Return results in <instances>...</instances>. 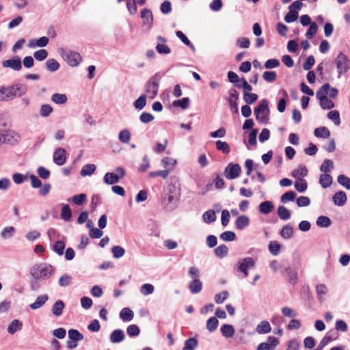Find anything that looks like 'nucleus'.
Returning <instances> with one entry per match:
<instances>
[{"instance_id":"nucleus-53","label":"nucleus","mask_w":350,"mask_h":350,"mask_svg":"<svg viewBox=\"0 0 350 350\" xmlns=\"http://www.w3.org/2000/svg\"><path fill=\"white\" fill-rule=\"evenodd\" d=\"M69 339L75 341H79L83 339V336L78 330L71 329L68 332Z\"/></svg>"},{"instance_id":"nucleus-52","label":"nucleus","mask_w":350,"mask_h":350,"mask_svg":"<svg viewBox=\"0 0 350 350\" xmlns=\"http://www.w3.org/2000/svg\"><path fill=\"white\" fill-rule=\"evenodd\" d=\"M65 246L66 243L64 241H57L53 245V250L59 256H62L64 254Z\"/></svg>"},{"instance_id":"nucleus-39","label":"nucleus","mask_w":350,"mask_h":350,"mask_svg":"<svg viewBox=\"0 0 350 350\" xmlns=\"http://www.w3.org/2000/svg\"><path fill=\"white\" fill-rule=\"evenodd\" d=\"M317 225L321 228H327L331 226V219L324 215L319 216L316 221Z\"/></svg>"},{"instance_id":"nucleus-5","label":"nucleus","mask_w":350,"mask_h":350,"mask_svg":"<svg viewBox=\"0 0 350 350\" xmlns=\"http://www.w3.org/2000/svg\"><path fill=\"white\" fill-rule=\"evenodd\" d=\"M336 66L338 77L346 73L349 68V59L343 53H340L334 59Z\"/></svg>"},{"instance_id":"nucleus-36","label":"nucleus","mask_w":350,"mask_h":350,"mask_svg":"<svg viewBox=\"0 0 350 350\" xmlns=\"http://www.w3.org/2000/svg\"><path fill=\"white\" fill-rule=\"evenodd\" d=\"M218 324L217 319L215 317H212L207 320L206 327L210 332H213L217 329Z\"/></svg>"},{"instance_id":"nucleus-31","label":"nucleus","mask_w":350,"mask_h":350,"mask_svg":"<svg viewBox=\"0 0 350 350\" xmlns=\"http://www.w3.org/2000/svg\"><path fill=\"white\" fill-rule=\"evenodd\" d=\"M131 138V133L127 129H124L120 131L118 134V139L123 144H128Z\"/></svg>"},{"instance_id":"nucleus-63","label":"nucleus","mask_w":350,"mask_h":350,"mask_svg":"<svg viewBox=\"0 0 350 350\" xmlns=\"http://www.w3.org/2000/svg\"><path fill=\"white\" fill-rule=\"evenodd\" d=\"M235 86L239 88H243L245 91V92H250L252 90V86L244 77L241 78L239 82L235 84Z\"/></svg>"},{"instance_id":"nucleus-35","label":"nucleus","mask_w":350,"mask_h":350,"mask_svg":"<svg viewBox=\"0 0 350 350\" xmlns=\"http://www.w3.org/2000/svg\"><path fill=\"white\" fill-rule=\"evenodd\" d=\"M96 170L94 164H86L81 170L80 174L82 176H91Z\"/></svg>"},{"instance_id":"nucleus-22","label":"nucleus","mask_w":350,"mask_h":350,"mask_svg":"<svg viewBox=\"0 0 350 350\" xmlns=\"http://www.w3.org/2000/svg\"><path fill=\"white\" fill-rule=\"evenodd\" d=\"M149 235L153 237H159L160 230L159 228V224L154 220H150L148 224Z\"/></svg>"},{"instance_id":"nucleus-61","label":"nucleus","mask_w":350,"mask_h":350,"mask_svg":"<svg viewBox=\"0 0 350 350\" xmlns=\"http://www.w3.org/2000/svg\"><path fill=\"white\" fill-rule=\"evenodd\" d=\"M298 18V12L297 10H289L286 14L284 20L286 23H290L295 21Z\"/></svg>"},{"instance_id":"nucleus-57","label":"nucleus","mask_w":350,"mask_h":350,"mask_svg":"<svg viewBox=\"0 0 350 350\" xmlns=\"http://www.w3.org/2000/svg\"><path fill=\"white\" fill-rule=\"evenodd\" d=\"M53 107L49 104L42 105L40 109V114L42 117L46 118L53 112Z\"/></svg>"},{"instance_id":"nucleus-16","label":"nucleus","mask_w":350,"mask_h":350,"mask_svg":"<svg viewBox=\"0 0 350 350\" xmlns=\"http://www.w3.org/2000/svg\"><path fill=\"white\" fill-rule=\"evenodd\" d=\"M347 195L345 191H340L336 192L332 197V201L334 204L342 206L347 202Z\"/></svg>"},{"instance_id":"nucleus-1","label":"nucleus","mask_w":350,"mask_h":350,"mask_svg":"<svg viewBox=\"0 0 350 350\" xmlns=\"http://www.w3.org/2000/svg\"><path fill=\"white\" fill-rule=\"evenodd\" d=\"M29 272L33 280H47L54 274L55 269L50 264L40 263L31 267Z\"/></svg>"},{"instance_id":"nucleus-28","label":"nucleus","mask_w":350,"mask_h":350,"mask_svg":"<svg viewBox=\"0 0 350 350\" xmlns=\"http://www.w3.org/2000/svg\"><path fill=\"white\" fill-rule=\"evenodd\" d=\"M23 324L18 319L13 320L11 323L8 325V332L10 334H15L17 331L22 329Z\"/></svg>"},{"instance_id":"nucleus-21","label":"nucleus","mask_w":350,"mask_h":350,"mask_svg":"<svg viewBox=\"0 0 350 350\" xmlns=\"http://www.w3.org/2000/svg\"><path fill=\"white\" fill-rule=\"evenodd\" d=\"M120 179V178L113 172H107L103 178L104 183L110 185L118 183Z\"/></svg>"},{"instance_id":"nucleus-40","label":"nucleus","mask_w":350,"mask_h":350,"mask_svg":"<svg viewBox=\"0 0 350 350\" xmlns=\"http://www.w3.org/2000/svg\"><path fill=\"white\" fill-rule=\"evenodd\" d=\"M297 193L294 191H288L282 195L280 200L282 203H286L288 202H293L295 200Z\"/></svg>"},{"instance_id":"nucleus-64","label":"nucleus","mask_w":350,"mask_h":350,"mask_svg":"<svg viewBox=\"0 0 350 350\" xmlns=\"http://www.w3.org/2000/svg\"><path fill=\"white\" fill-rule=\"evenodd\" d=\"M126 332L130 337H133L139 334L140 329L137 325L133 324L128 326Z\"/></svg>"},{"instance_id":"nucleus-3","label":"nucleus","mask_w":350,"mask_h":350,"mask_svg":"<svg viewBox=\"0 0 350 350\" xmlns=\"http://www.w3.org/2000/svg\"><path fill=\"white\" fill-rule=\"evenodd\" d=\"M254 113L256 119L261 124H267L269 120V109L268 101L266 99L260 100L258 105L254 109Z\"/></svg>"},{"instance_id":"nucleus-26","label":"nucleus","mask_w":350,"mask_h":350,"mask_svg":"<svg viewBox=\"0 0 350 350\" xmlns=\"http://www.w3.org/2000/svg\"><path fill=\"white\" fill-rule=\"evenodd\" d=\"M220 330L222 335L227 338L232 337L235 332L234 327L230 324H224Z\"/></svg>"},{"instance_id":"nucleus-6","label":"nucleus","mask_w":350,"mask_h":350,"mask_svg":"<svg viewBox=\"0 0 350 350\" xmlns=\"http://www.w3.org/2000/svg\"><path fill=\"white\" fill-rule=\"evenodd\" d=\"M62 56L66 63L72 67L77 66L82 60V57L79 53L70 50L65 51Z\"/></svg>"},{"instance_id":"nucleus-4","label":"nucleus","mask_w":350,"mask_h":350,"mask_svg":"<svg viewBox=\"0 0 350 350\" xmlns=\"http://www.w3.org/2000/svg\"><path fill=\"white\" fill-rule=\"evenodd\" d=\"M329 83L323 85L316 93L317 98L319 100V105L323 109H331L334 107V103L327 96L326 89Z\"/></svg>"},{"instance_id":"nucleus-9","label":"nucleus","mask_w":350,"mask_h":350,"mask_svg":"<svg viewBox=\"0 0 350 350\" xmlns=\"http://www.w3.org/2000/svg\"><path fill=\"white\" fill-rule=\"evenodd\" d=\"M17 95L14 86L7 88L0 87V100L7 101L14 98Z\"/></svg>"},{"instance_id":"nucleus-47","label":"nucleus","mask_w":350,"mask_h":350,"mask_svg":"<svg viewBox=\"0 0 350 350\" xmlns=\"http://www.w3.org/2000/svg\"><path fill=\"white\" fill-rule=\"evenodd\" d=\"M269 251L273 256H278L280 252L281 245L278 241H271L269 244Z\"/></svg>"},{"instance_id":"nucleus-8","label":"nucleus","mask_w":350,"mask_h":350,"mask_svg":"<svg viewBox=\"0 0 350 350\" xmlns=\"http://www.w3.org/2000/svg\"><path fill=\"white\" fill-rule=\"evenodd\" d=\"M256 264L255 260L252 257H246L241 259L237 264V270L244 274L245 277L248 276V269L252 268Z\"/></svg>"},{"instance_id":"nucleus-23","label":"nucleus","mask_w":350,"mask_h":350,"mask_svg":"<svg viewBox=\"0 0 350 350\" xmlns=\"http://www.w3.org/2000/svg\"><path fill=\"white\" fill-rule=\"evenodd\" d=\"M273 208V204L271 201H264L259 205V211L265 215L269 214Z\"/></svg>"},{"instance_id":"nucleus-58","label":"nucleus","mask_w":350,"mask_h":350,"mask_svg":"<svg viewBox=\"0 0 350 350\" xmlns=\"http://www.w3.org/2000/svg\"><path fill=\"white\" fill-rule=\"evenodd\" d=\"M154 287L151 284H144L140 287V293L145 296L153 293Z\"/></svg>"},{"instance_id":"nucleus-41","label":"nucleus","mask_w":350,"mask_h":350,"mask_svg":"<svg viewBox=\"0 0 350 350\" xmlns=\"http://www.w3.org/2000/svg\"><path fill=\"white\" fill-rule=\"evenodd\" d=\"M48 71L53 72L59 70L60 65L55 59H49L46 62Z\"/></svg>"},{"instance_id":"nucleus-50","label":"nucleus","mask_w":350,"mask_h":350,"mask_svg":"<svg viewBox=\"0 0 350 350\" xmlns=\"http://www.w3.org/2000/svg\"><path fill=\"white\" fill-rule=\"evenodd\" d=\"M316 291L318 299L321 301L327 293V286L324 284H319L316 286Z\"/></svg>"},{"instance_id":"nucleus-14","label":"nucleus","mask_w":350,"mask_h":350,"mask_svg":"<svg viewBox=\"0 0 350 350\" xmlns=\"http://www.w3.org/2000/svg\"><path fill=\"white\" fill-rule=\"evenodd\" d=\"M49 42V38L46 36H42L38 39H31L29 41L28 46L31 49H35L37 47H44Z\"/></svg>"},{"instance_id":"nucleus-19","label":"nucleus","mask_w":350,"mask_h":350,"mask_svg":"<svg viewBox=\"0 0 350 350\" xmlns=\"http://www.w3.org/2000/svg\"><path fill=\"white\" fill-rule=\"evenodd\" d=\"M332 176L329 174L323 173L319 176V183L324 189L328 188L332 185Z\"/></svg>"},{"instance_id":"nucleus-2","label":"nucleus","mask_w":350,"mask_h":350,"mask_svg":"<svg viewBox=\"0 0 350 350\" xmlns=\"http://www.w3.org/2000/svg\"><path fill=\"white\" fill-rule=\"evenodd\" d=\"M161 78V74L157 72L146 83L144 94L149 99H154L157 95Z\"/></svg>"},{"instance_id":"nucleus-10","label":"nucleus","mask_w":350,"mask_h":350,"mask_svg":"<svg viewBox=\"0 0 350 350\" xmlns=\"http://www.w3.org/2000/svg\"><path fill=\"white\" fill-rule=\"evenodd\" d=\"M3 68H10L15 71H19L22 68L21 58L18 56H14L12 58L3 61Z\"/></svg>"},{"instance_id":"nucleus-44","label":"nucleus","mask_w":350,"mask_h":350,"mask_svg":"<svg viewBox=\"0 0 350 350\" xmlns=\"http://www.w3.org/2000/svg\"><path fill=\"white\" fill-rule=\"evenodd\" d=\"M16 136L15 133L12 131H4V137L3 139V144H12L14 142H16L17 139H14Z\"/></svg>"},{"instance_id":"nucleus-13","label":"nucleus","mask_w":350,"mask_h":350,"mask_svg":"<svg viewBox=\"0 0 350 350\" xmlns=\"http://www.w3.org/2000/svg\"><path fill=\"white\" fill-rule=\"evenodd\" d=\"M66 152L64 148H57L53 154V161L57 165H63L66 161Z\"/></svg>"},{"instance_id":"nucleus-32","label":"nucleus","mask_w":350,"mask_h":350,"mask_svg":"<svg viewBox=\"0 0 350 350\" xmlns=\"http://www.w3.org/2000/svg\"><path fill=\"white\" fill-rule=\"evenodd\" d=\"M51 100L58 105H62L67 102V96L64 94L55 93L51 96Z\"/></svg>"},{"instance_id":"nucleus-51","label":"nucleus","mask_w":350,"mask_h":350,"mask_svg":"<svg viewBox=\"0 0 350 350\" xmlns=\"http://www.w3.org/2000/svg\"><path fill=\"white\" fill-rule=\"evenodd\" d=\"M308 174V170L304 166H299L298 168L293 170L292 176L296 178H301L300 177L306 176Z\"/></svg>"},{"instance_id":"nucleus-24","label":"nucleus","mask_w":350,"mask_h":350,"mask_svg":"<svg viewBox=\"0 0 350 350\" xmlns=\"http://www.w3.org/2000/svg\"><path fill=\"white\" fill-rule=\"evenodd\" d=\"M189 288L193 294L199 293L202 291V283L198 278H195L190 282Z\"/></svg>"},{"instance_id":"nucleus-59","label":"nucleus","mask_w":350,"mask_h":350,"mask_svg":"<svg viewBox=\"0 0 350 350\" xmlns=\"http://www.w3.org/2000/svg\"><path fill=\"white\" fill-rule=\"evenodd\" d=\"M111 252L113 258H120L124 255L125 250L122 247L116 245L111 248Z\"/></svg>"},{"instance_id":"nucleus-48","label":"nucleus","mask_w":350,"mask_h":350,"mask_svg":"<svg viewBox=\"0 0 350 350\" xmlns=\"http://www.w3.org/2000/svg\"><path fill=\"white\" fill-rule=\"evenodd\" d=\"M334 168V163L331 159H325L320 167L321 172L327 174Z\"/></svg>"},{"instance_id":"nucleus-11","label":"nucleus","mask_w":350,"mask_h":350,"mask_svg":"<svg viewBox=\"0 0 350 350\" xmlns=\"http://www.w3.org/2000/svg\"><path fill=\"white\" fill-rule=\"evenodd\" d=\"M239 99V94L235 89H230L229 90V98H228V101L229 103L230 108L231 111L234 113H238V105L237 100Z\"/></svg>"},{"instance_id":"nucleus-18","label":"nucleus","mask_w":350,"mask_h":350,"mask_svg":"<svg viewBox=\"0 0 350 350\" xmlns=\"http://www.w3.org/2000/svg\"><path fill=\"white\" fill-rule=\"evenodd\" d=\"M48 299L47 295L38 296L36 301L29 305V308L32 310H37L44 306Z\"/></svg>"},{"instance_id":"nucleus-29","label":"nucleus","mask_w":350,"mask_h":350,"mask_svg":"<svg viewBox=\"0 0 350 350\" xmlns=\"http://www.w3.org/2000/svg\"><path fill=\"white\" fill-rule=\"evenodd\" d=\"M65 307L64 302L62 300H57L55 302L52 307V312L56 317H59L63 312Z\"/></svg>"},{"instance_id":"nucleus-55","label":"nucleus","mask_w":350,"mask_h":350,"mask_svg":"<svg viewBox=\"0 0 350 350\" xmlns=\"http://www.w3.org/2000/svg\"><path fill=\"white\" fill-rule=\"evenodd\" d=\"M295 188L300 193H304L307 189V183L303 178H298L295 183Z\"/></svg>"},{"instance_id":"nucleus-17","label":"nucleus","mask_w":350,"mask_h":350,"mask_svg":"<svg viewBox=\"0 0 350 350\" xmlns=\"http://www.w3.org/2000/svg\"><path fill=\"white\" fill-rule=\"evenodd\" d=\"M250 218L245 215H240L235 221V226L238 230H243L250 225Z\"/></svg>"},{"instance_id":"nucleus-45","label":"nucleus","mask_w":350,"mask_h":350,"mask_svg":"<svg viewBox=\"0 0 350 350\" xmlns=\"http://www.w3.org/2000/svg\"><path fill=\"white\" fill-rule=\"evenodd\" d=\"M176 35L186 46H189L193 51L196 50L193 44L181 31H177L176 32Z\"/></svg>"},{"instance_id":"nucleus-42","label":"nucleus","mask_w":350,"mask_h":350,"mask_svg":"<svg viewBox=\"0 0 350 350\" xmlns=\"http://www.w3.org/2000/svg\"><path fill=\"white\" fill-rule=\"evenodd\" d=\"M202 218L206 224L212 223L216 220L215 212L211 209L208 210L203 213Z\"/></svg>"},{"instance_id":"nucleus-30","label":"nucleus","mask_w":350,"mask_h":350,"mask_svg":"<svg viewBox=\"0 0 350 350\" xmlns=\"http://www.w3.org/2000/svg\"><path fill=\"white\" fill-rule=\"evenodd\" d=\"M215 146L217 150L225 154H229L231 150L229 144L226 142L217 140L215 142Z\"/></svg>"},{"instance_id":"nucleus-49","label":"nucleus","mask_w":350,"mask_h":350,"mask_svg":"<svg viewBox=\"0 0 350 350\" xmlns=\"http://www.w3.org/2000/svg\"><path fill=\"white\" fill-rule=\"evenodd\" d=\"M190 100L188 97H185L173 102V106L179 107L183 109H186L189 107Z\"/></svg>"},{"instance_id":"nucleus-20","label":"nucleus","mask_w":350,"mask_h":350,"mask_svg":"<svg viewBox=\"0 0 350 350\" xmlns=\"http://www.w3.org/2000/svg\"><path fill=\"white\" fill-rule=\"evenodd\" d=\"M271 327L267 321H262L256 328V331L259 334H268L271 332Z\"/></svg>"},{"instance_id":"nucleus-56","label":"nucleus","mask_w":350,"mask_h":350,"mask_svg":"<svg viewBox=\"0 0 350 350\" xmlns=\"http://www.w3.org/2000/svg\"><path fill=\"white\" fill-rule=\"evenodd\" d=\"M327 118L332 120L335 125L338 126L340 124V113L337 110H333L327 113Z\"/></svg>"},{"instance_id":"nucleus-60","label":"nucleus","mask_w":350,"mask_h":350,"mask_svg":"<svg viewBox=\"0 0 350 350\" xmlns=\"http://www.w3.org/2000/svg\"><path fill=\"white\" fill-rule=\"evenodd\" d=\"M258 99V95L254 93L244 92L243 100L247 105L254 103Z\"/></svg>"},{"instance_id":"nucleus-54","label":"nucleus","mask_w":350,"mask_h":350,"mask_svg":"<svg viewBox=\"0 0 350 350\" xmlns=\"http://www.w3.org/2000/svg\"><path fill=\"white\" fill-rule=\"evenodd\" d=\"M215 255L219 258H223L228 255V248L225 245H221L216 247L214 250Z\"/></svg>"},{"instance_id":"nucleus-38","label":"nucleus","mask_w":350,"mask_h":350,"mask_svg":"<svg viewBox=\"0 0 350 350\" xmlns=\"http://www.w3.org/2000/svg\"><path fill=\"white\" fill-rule=\"evenodd\" d=\"M317 137L328 138L330 135L329 129L325 126L317 128L314 132Z\"/></svg>"},{"instance_id":"nucleus-7","label":"nucleus","mask_w":350,"mask_h":350,"mask_svg":"<svg viewBox=\"0 0 350 350\" xmlns=\"http://www.w3.org/2000/svg\"><path fill=\"white\" fill-rule=\"evenodd\" d=\"M241 172V167L237 163H230L226 167L224 170V176L227 179H236Z\"/></svg>"},{"instance_id":"nucleus-15","label":"nucleus","mask_w":350,"mask_h":350,"mask_svg":"<svg viewBox=\"0 0 350 350\" xmlns=\"http://www.w3.org/2000/svg\"><path fill=\"white\" fill-rule=\"evenodd\" d=\"M125 338V334L122 329H117L113 330L109 336L111 343H119L122 342Z\"/></svg>"},{"instance_id":"nucleus-62","label":"nucleus","mask_w":350,"mask_h":350,"mask_svg":"<svg viewBox=\"0 0 350 350\" xmlns=\"http://www.w3.org/2000/svg\"><path fill=\"white\" fill-rule=\"evenodd\" d=\"M338 183L347 189H350V178L343 174H340L337 178Z\"/></svg>"},{"instance_id":"nucleus-34","label":"nucleus","mask_w":350,"mask_h":350,"mask_svg":"<svg viewBox=\"0 0 350 350\" xmlns=\"http://www.w3.org/2000/svg\"><path fill=\"white\" fill-rule=\"evenodd\" d=\"M278 215L280 219L288 220L291 217V211L284 206L278 208Z\"/></svg>"},{"instance_id":"nucleus-37","label":"nucleus","mask_w":350,"mask_h":350,"mask_svg":"<svg viewBox=\"0 0 350 350\" xmlns=\"http://www.w3.org/2000/svg\"><path fill=\"white\" fill-rule=\"evenodd\" d=\"M148 97L144 94H142L137 100L133 103V107L137 110L143 109L146 105V98Z\"/></svg>"},{"instance_id":"nucleus-33","label":"nucleus","mask_w":350,"mask_h":350,"mask_svg":"<svg viewBox=\"0 0 350 350\" xmlns=\"http://www.w3.org/2000/svg\"><path fill=\"white\" fill-rule=\"evenodd\" d=\"M72 217V212L68 204L63 205L61 210V218L65 221H68Z\"/></svg>"},{"instance_id":"nucleus-27","label":"nucleus","mask_w":350,"mask_h":350,"mask_svg":"<svg viewBox=\"0 0 350 350\" xmlns=\"http://www.w3.org/2000/svg\"><path fill=\"white\" fill-rule=\"evenodd\" d=\"M198 345V341L196 338H189L185 341L183 350H195Z\"/></svg>"},{"instance_id":"nucleus-25","label":"nucleus","mask_w":350,"mask_h":350,"mask_svg":"<svg viewBox=\"0 0 350 350\" xmlns=\"http://www.w3.org/2000/svg\"><path fill=\"white\" fill-rule=\"evenodd\" d=\"M120 317L124 322L131 321L134 317V313L129 308H124L120 312Z\"/></svg>"},{"instance_id":"nucleus-46","label":"nucleus","mask_w":350,"mask_h":350,"mask_svg":"<svg viewBox=\"0 0 350 350\" xmlns=\"http://www.w3.org/2000/svg\"><path fill=\"white\" fill-rule=\"evenodd\" d=\"M293 228L289 224H287V225H285L284 226H283V228H282V230L280 231L281 237H282L284 239H290L293 236Z\"/></svg>"},{"instance_id":"nucleus-12","label":"nucleus","mask_w":350,"mask_h":350,"mask_svg":"<svg viewBox=\"0 0 350 350\" xmlns=\"http://www.w3.org/2000/svg\"><path fill=\"white\" fill-rule=\"evenodd\" d=\"M141 18L143 21V25L146 26L148 29H151L153 23V15L150 10L144 8L141 11Z\"/></svg>"},{"instance_id":"nucleus-43","label":"nucleus","mask_w":350,"mask_h":350,"mask_svg":"<svg viewBox=\"0 0 350 350\" xmlns=\"http://www.w3.org/2000/svg\"><path fill=\"white\" fill-rule=\"evenodd\" d=\"M15 228L13 226H8L2 230L1 232V237L3 239L12 238L15 233Z\"/></svg>"}]
</instances>
